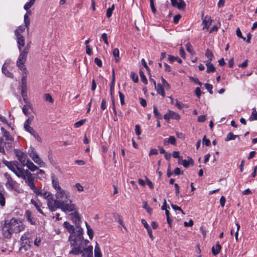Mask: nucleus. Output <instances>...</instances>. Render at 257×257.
<instances>
[{
  "mask_svg": "<svg viewBox=\"0 0 257 257\" xmlns=\"http://www.w3.org/2000/svg\"><path fill=\"white\" fill-rule=\"evenodd\" d=\"M69 240L73 248L69 254L73 255H81L82 257H92L93 246L88 245V240H84L83 236V230L78 228L76 231L70 234Z\"/></svg>",
  "mask_w": 257,
  "mask_h": 257,
  "instance_id": "f257e3e1",
  "label": "nucleus"
},
{
  "mask_svg": "<svg viewBox=\"0 0 257 257\" xmlns=\"http://www.w3.org/2000/svg\"><path fill=\"white\" fill-rule=\"evenodd\" d=\"M3 162L15 173V174H16V175L24 180L25 183L29 186L31 190H33L34 189H36V186L34 183V177L33 174L30 172L28 170H25L17 162H8L7 161H3Z\"/></svg>",
  "mask_w": 257,
  "mask_h": 257,
  "instance_id": "f03ea898",
  "label": "nucleus"
},
{
  "mask_svg": "<svg viewBox=\"0 0 257 257\" xmlns=\"http://www.w3.org/2000/svg\"><path fill=\"white\" fill-rule=\"evenodd\" d=\"M55 197L60 202L63 212H71L75 210V205L70 199V193L68 191L63 189H59L56 191Z\"/></svg>",
  "mask_w": 257,
  "mask_h": 257,
  "instance_id": "7ed1b4c3",
  "label": "nucleus"
},
{
  "mask_svg": "<svg viewBox=\"0 0 257 257\" xmlns=\"http://www.w3.org/2000/svg\"><path fill=\"white\" fill-rule=\"evenodd\" d=\"M31 44V42L28 43L27 46L25 47L24 50H21L20 51L19 57L17 61V67H20L22 69H25V66L24 64L27 58V55L29 51Z\"/></svg>",
  "mask_w": 257,
  "mask_h": 257,
  "instance_id": "20e7f679",
  "label": "nucleus"
},
{
  "mask_svg": "<svg viewBox=\"0 0 257 257\" xmlns=\"http://www.w3.org/2000/svg\"><path fill=\"white\" fill-rule=\"evenodd\" d=\"M8 224L13 232L18 233L24 229L22 222L19 219L12 218Z\"/></svg>",
  "mask_w": 257,
  "mask_h": 257,
  "instance_id": "39448f33",
  "label": "nucleus"
},
{
  "mask_svg": "<svg viewBox=\"0 0 257 257\" xmlns=\"http://www.w3.org/2000/svg\"><path fill=\"white\" fill-rule=\"evenodd\" d=\"M59 201L56 199H54L51 195L47 199V205L51 211H55L57 208H60L62 211V206Z\"/></svg>",
  "mask_w": 257,
  "mask_h": 257,
  "instance_id": "423d86ee",
  "label": "nucleus"
},
{
  "mask_svg": "<svg viewBox=\"0 0 257 257\" xmlns=\"http://www.w3.org/2000/svg\"><path fill=\"white\" fill-rule=\"evenodd\" d=\"M29 123V119H28L26 120L24 123V128L25 130L31 134L37 141H38L39 142H41L42 139L38 133L35 130H34L33 127L30 126Z\"/></svg>",
  "mask_w": 257,
  "mask_h": 257,
  "instance_id": "0eeeda50",
  "label": "nucleus"
},
{
  "mask_svg": "<svg viewBox=\"0 0 257 257\" xmlns=\"http://www.w3.org/2000/svg\"><path fill=\"white\" fill-rule=\"evenodd\" d=\"M4 176L7 179V181L5 184L6 187L9 190H13L14 189L17 184L16 182L12 178L10 175L8 173H5L4 174Z\"/></svg>",
  "mask_w": 257,
  "mask_h": 257,
  "instance_id": "6e6552de",
  "label": "nucleus"
},
{
  "mask_svg": "<svg viewBox=\"0 0 257 257\" xmlns=\"http://www.w3.org/2000/svg\"><path fill=\"white\" fill-rule=\"evenodd\" d=\"M33 191L37 196H42L44 198L47 199L51 195V193L47 191L44 189H39L37 187H36V189H34Z\"/></svg>",
  "mask_w": 257,
  "mask_h": 257,
  "instance_id": "1a4fd4ad",
  "label": "nucleus"
},
{
  "mask_svg": "<svg viewBox=\"0 0 257 257\" xmlns=\"http://www.w3.org/2000/svg\"><path fill=\"white\" fill-rule=\"evenodd\" d=\"M16 156L18 160L21 163L22 167L25 166L27 162V155L21 151H17L16 152Z\"/></svg>",
  "mask_w": 257,
  "mask_h": 257,
  "instance_id": "9d476101",
  "label": "nucleus"
},
{
  "mask_svg": "<svg viewBox=\"0 0 257 257\" xmlns=\"http://www.w3.org/2000/svg\"><path fill=\"white\" fill-rule=\"evenodd\" d=\"M172 5L177 8L180 10H183L186 7L185 3L183 0H171Z\"/></svg>",
  "mask_w": 257,
  "mask_h": 257,
  "instance_id": "9b49d317",
  "label": "nucleus"
},
{
  "mask_svg": "<svg viewBox=\"0 0 257 257\" xmlns=\"http://www.w3.org/2000/svg\"><path fill=\"white\" fill-rule=\"evenodd\" d=\"M2 231L4 237L7 238H10L13 233L12 230H11L10 227V225H9L8 223L5 224L3 227Z\"/></svg>",
  "mask_w": 257,
  "mask_h": 257,
  "instance_id": "f8f14e48",
  "label": "nucleus"
},
{
  "mask_svg": "<svg viewBox=\"0 0 257 257\" xmlns=\"http://www.w3.org/2000/svg\"><path fill=\"white\" fill-rule=\"evenodd\" d=\"M10 62V60H7L2 66V70L3 73L7 77L12 78L13 77V74L7 69V67L9 66Z\"/></svg>",
  "mask_w": 257,
  "mask_h": 257,
  "instance_id": "ddd939ff",
  "label": "nucleus"
},
{
  "mask_svg": "<svg viewBox=\"0 0 257 257\" xmlns=\"http://www.w3.org/2000/svg\"><path fill=\"white\" fill-rule=\"evenodd\" d=\"M1 129L3 135L2 141H8V142L9 141V143L8 142V144H10L11 143V142H13V138L10 135L9 133L7 130H6L3 127H2Z\"/></svg>",
  "mask_w": 257,
  "mask_h": 257,
  "instance_id": "4468645a",
  "label": "nucleus"
},
{
  "mask_svg": "<svg viewBox=\"0 0 257 257\" xmlns=\"http://www.w3.org/2000/svg\"><path fill=\"white\" fill-rule=\"evenodd\" d=\"M21 71L23 72L22 77L21 79V87H27V75L28 71L25 67V69H22L20 67H18Z\"/></svg>",
  "mask_w": 257,
  "mask_h": 257,
  "instance_id": "2eb2a0df",
  "label": "nucleus"
},
{
  "mask_svg": "<svg viewBox=\"0 0 257 257\" xmlns=\"http://www.w3.org/2000/svg\"><path fill=\"white\" fill-rule=\"evenodd\" d=\"M25 215L27 220L31 224H32V225L36 224V220L33 217L32 213L30 210H26L25 212Z\"/></svg>",
  "mask_w": 257,
  "mask_h": 257,
  "instance_id": "dca6fc26",
  "label": "nucleus"
},
{
  "mask_svg": "<svg viewBox=\"0 0 257 257\" xmlns=\"http://www.w3.org/2000/svg\"><path fill=\"white\" fill-rule=\"evenodd\" d=\"M212 20L208 17H205L202 21V25H203V29L208 30L211 24Z\"/></svg>",
  "mask_w": 257,
  "mask_h": 257,
  "instance_id": "f3484780",
  "label": "nucleus"
},
{
  "mask_svg": "<svg viewBox=\"0 0 257 257\" xmlns=\"http://www.w3.org/2000/svg\"><path fill=\"white\" fill-rule=\"evenodd\" d=\"M52 178V186L56 190V191L59 189H61L62 188L60 187L59 185V183L58 179L54 176V175H52L51 176Z\"/></svg>",
  "mask_w": 257,
  "mask_h": 257,
  "instance_id": "a211bd4d",
  "label": "nucleus"
},
{
  "mask_svg": "<svg viewBox=\"0 0 257 257\" xmlns=\"http://www.w3.org/2000/svg\"><path fill=\"white\" fill-rule=\"evenodd\" d=\"M17 42L18 44V48L20 52L22 50V48L25 45V38L23 36H16Z\"/></svg>",
  "mask_w": 257,
  "mask_h": 257,
  "instance_id": "6ab92c4d",
  "label": "nucleus"
},
{
  "mask_svg": "<svg viewBox=\"0 0 257 257\" xmlns=\"http://www.w3.org/2000/svg\"><path fill=\"white\" fill-rule=\"evenodd\" d=\"M25 166H27L28 168L32 172H34L38 170L37 166H36L32 161L28 159L27 160Z\"/></svg>",
  "mask_w": 257,
  "mask_h": 257,
  "instance_id": "aec40b11",
  "label": "nucleus"
},
{
  "mask_svg": "<svg viewBox=\"0 0 257 257\" xmlns=\"http://www.w3.org/2000/svg\"><path fill=\"white\" fill-rule=\"evenodd\" d=\"M176 143V140L174 136H170L169 138L165 139L163 141L164 145L166 146L171 144L172 145H175Z\"/></svg>",
  "mask_w": 257,
  "mask_h": 257,
  "instance_id": "412c9836",
  "label": "nucleus"
},
{
  "mask_svg": "<svg viewBox=\"0 0 257 257\" xmlns=\"http://www.w3.org/2000/svg\"><path fill=\"white\" fill-rule=\"evenodd\" d=\"M64 227L67 229L68 231L72 234L76 230L74 229V227L73 225H71L68 222L65 221L63 223Z\"/></svg>",
  "mask_w": 257,
  "mask_h": 257,
  "instance_id": "4be33fe9",
  "label": "nucleus"
},
{
  "mask_svg": "<svg viewBox=\"0 0 257 257\" xmlns=\"http://www.w3.org/2000/svg\"><path fill=\"white\" fill-rule=\"evenodd\" d=\"M35 1L33 0H30L29 2L27 3L24 6V9L27 11L26 13H29V15H31V12L30 9L34 4Z\"/></svg>",
  "mask_w": 257,
  "mask_h": 257,
  "instance_id": "5701e85b",
  "label": "nucleus"
},
{
  "mask_svg": "<svg viewBox=\"0 0 257 257\" xmlns=\"http://www.w3.org/2000/svg\"><path fill=\"white\" fill-rule=\"evenodd\" d=\"M30 15H29V13H26L24 16V23L25 27L27 28V32H29V26L30 25V19L29 16Z\"/></svg>",
  "mask_w": 257,
  "mask_h": 257,
  "instance_id": "b1692460",
  "label": "nucleus"
},
{
  "mask_svg": "<svg viewBox=\"0 0 257 257\" xmlns=\"http://www.w3.org/2000/svg\"><path fill=\"white\" fill-rule=\"evenodd\" d=\"M26 27L24 26H19L15 31V35L16 36H22V33L25 31Z\"/></svg>",
  "mask_w": 257,
  "mask_h": 257,
  "instance_id": "393cba45",
  "label": "nucleus"
},
{
  "mask_svg": "<svg viewBox=\"0 0 257 257\" xmlns=\"http://www.w3.org/2000/svg\"><path fill=\"white\" fill-rule=\"evenodd\" d=\"M155 87L159 94H161L163 97L165 96V93L164 90V88L163 87L162 84H158L157 85H156V86H155Z\"/></svg>",
  "mask_w": 257,
  "mask_h": 257,
  "instance_id": "a878e982",
  "label": "nucleus"
},
{
  "mask_svg": "<svg viewBox=\"0 0 257 257\" xmlns=\"http://www.w3.org/2000/svg\"><path fill=\"white\" fill-rule=\"evenodd\" d=\"M33 161L40 166L41 167H46V164L41 160V159L39 157V155L35 158L33 160Z\"/></svg>",
  "mask_w": 257,
  "mask_h": 257,
  "instance_id": "bb28decb",
  "label": "nucleus"
},
{
  "mask_svg": "<svg viewBox=\"0 0 257 257\" xmlns=\"http://www.w3.org/2000/svg\"><path fill=\"white\" fill-rule=\"evenodd\" d=\"M206 66L207 67L206 72L207 73L213 72L215 71V67L211 62L206 61Z\"/></svg>",
  "mask_w": 257,
  "mask_h": 257,
  "instance_id": "cd10ccee",
  "label": "nucleus"
},
{
  "mask_svg": "<svg viewBox=\"0 0 257 257\" xmlns=\"http://www.w3.org/2000/svg\"><path fill=\"white\" fill-rule=\"evenodd\" d=\"M179 162V163L182 164L183 166L185 168H187L189 166L190 163H193V160L191 158H189L188 161L186 160H182V159Z\"/></svg>",
  "mask_w": 257,
  "mask_h": 257,
  "instance_id": "c85d7f7f",
  "label": "nucleus"
},
{
  "mask_svg": "<svg viewBox=\"0 0 257 257\" xmlns=\"http://www.w3.org/2000/svg\"><path fill=\"white\" fill-rule=\"evenodd\" d=\"M221 247L219 243H216L215 246L212 247V253L214 255H216L219 252Z\"/></svg>",
  "mask_w": 257,
  "mask_h": 257,
  "instance_id": "c756f323",
  "label": "nucleus"
},
{
  "mask_svg": "<svg viewBox=\"0 0 257 257\" xmlns=\"http://www.w3.org/2000/svg\"><path fill=\"white\" fill-rule=\"evenodd\" d=\"M94 257H101L100 249L97 242H96V244L95 246Z\"/></svg>",
  "mask_w": 257,
  "mask_h": 257,
  "instance_id": "7c9ffc66",
  "label": "nucleus"
},
{
  "mask_svg": "<svg viewBox=\"0 0 257 257\" xmlns=\"http://www.w3.org/2000/svg\"><path fill=\"white\" fill-rule=\"evenodd\" d=\"M113 55L115 59V61L117 63L119 61V51L117 48H115L113 50Z\"/></svg>",
  "mask_w": 257,
  "mask_h": 257,
  "instance_id": "2f4dec72",
  "label": "nucleus"
},
{
  "mask_svg": "<svg viewBox=\"0 0 257 257\" xmlns=\"http://www.w3.org/2000/svg\"><path fill=\"white\" fill-rule=\"evenodd\" d=\"M168 60L171 63H173L175 61H177L179 64H181L182 63V61L180 58L172 55L168 56Z\"/></svg>",
  "mask_w": 257,
  "mask_h": 257,
  "instance_id": "473e14b6",
  "label": "nucleus"
},
{
  "mask_svg": "<svg viewBox=\"0 0 257 257\" xmlns=\"http://www.w3.org/2000/svg\"><path fill=\"white\" fill-rule=\"evenodd\" d=\"M71 219L76 223H79L80 218L79 214L77 212L71 214Z\"/></svg>",
  "mask_w": 257,
  "mask_h": 257,
  "instance_id": "72a5a7b5",
  "label": "nucleus"
},
{
  "mask_svg": "<svg viewBox=\"0 0 257 257\" xmlns=\"http://www.w3.org/2000/svg\"><path fill=\"white\" fill-rule=\"evenodd\" d=\"M236 138H239V136L237 135H234L233 134V133L230 132L227 134L226 137L225 138V141L227 142L230 140H234Z\"/></svg>",
  "mask_w": 257,
  "mask_h": 257,
  "instance_id": "f704fd0d",
  "label": "nucleus"
},
{
  "mask_svg": "<svg viewBox=\"0 0 257 257\" xmlns=\"http://www.w3.org/2000/svg\"><path fill=\"white\" fill-rule=\"evenodd\" d=\"M31 202L41 214L45 215L43 211L41 209L39 204L35 200L31 199Z\"/></svg>",
  "mask_w": 257,
  "mask_h": 257,
  "instance_id": "c9c22d12",
  "label": "nucleus"
},
{
  "mask_svg": "<svg viewBox=\"0 0 257 257\" xmlns=\"http://www.w3.org/2000/svg\"><path fill=\"white\" fill-rule=\"evenodd\" d=\"M1 145H3V146H5L6 149H10L12 148L13 146V142H11V143L10 144H8V141L4 140V141H1Z\"/></svg>",
  "mask_w": 257,
  "mask_h": 257,
  "instance_id": "e433bc0d",
  "label": "nucleus"
},
{
  "mask_svg": "<svg viewBox=\"0 0 257 257\" xmlns=\"http://www.w3.org/2000/svg\"><path fill=\"white\" fill-rule=\"evenodd\" d=\"M86 225L87 227V234L89 237V238L92 239L93 236V229L90 227L89 225L87 224V223L86 222Z\"/></svg>",
  "mask_w": 257,
  "mask_h": 257,
  "instance_id": "4c0bfd02",
  "label": "nucleus"
},
{
  "mask_svg": "<svg viewBox=\"0 0 257 257\" xmlns=\"http://www.w3.org/2000/svg\"><path fill=\"white\" fill-rule=\"evenodd\" d=\"M21 94L24 100L26 102L27 100V87H21Z\"/></svg>",
  "mask_w": 257,
  "mask_h": 257,
  "instance_id": "58836bf2",
  "label": "nucleus"
},
{
  "mask_svg": "<svg viewBox=\"0 0 257 257\" xmlns=\"http://www.w3.org/2000/svg\"><path fill=\"white\" fill-rule=\"evenodd\" d=\"M169 115L171 116V118L178 120L180 119V115L178 113L174 112L173 111H169Z\"/></svg>",
  "mask_w": 257,
  "mask_h": 257,
  "instance_id": "ea45409f",
  "label": "nucleus"
},
{
  "mask_svg": "<svg viewBox=\"0 0 257 257\" xmlns=\"http://www.w3.org/2000/svg\"><path fill=\"white\" fill-rule=\"evenodd\" d=\"M186 47L187 51L190 53L192 55H194L195 54V51L192 49L191 45L190 43H187L186 44Z\"/></svg>",
  "mask_w": 257,
  "mask_h": 257,
  "instance_id": "a19ab883",
  "label": "nucleus"
},
{
  "mask_svg": "<svg viewBox=\"0 0 257 257\" xmlns=\"http://www.w3.org/2000/svg\"><path fill=\"white\" fill-rule=\"evenodd\" d=\"M143 208L146 210L149 214H151L152 213V209L148 206L147 202L146 201L143 202Z\"/></svg>",
  "mask_w": 257,
  "mask_h": 257,
  "instance_id": "79ce46f5",
  "label": "nucleus"
},
{
  "mask_svg": "<svg viewBox=\"0 0 257 257\" xmlns=\"http://www.w3.org/2000/svg\"><path fill=\"white\" fill-rule=\"evenodd\" d=\"M114 9V5H112L111 7L107 9L106 11V17L109 18H110L112 14V12Z\"/></svg>",
  "mask_w": 257,
  "mask_h": 257,
  "instance_id": "37998d69",
  "label": "nucleus"
},
{
  "mask_svg": "<svg viewBox=\"0 0 257 257\" xmlns=\"http://www.w3.org/2000/svg\"><path fill=\"white\" fill-rule=\"evenodd\" d=\"M205 56L208 58V60L207 61L211 62L213 55L210 50L209 49L207 50L205 53Z\"/></svg>",
  "mask_w": 257,
  "mask_h": 257,
  "instance_id": "c03bdc74",
  "label": "nucleus"
},
{
  "mask_svg": "<svg viewBox=\"0 0 257 257\" xmlns=\"http://www.w3.org/2000/svg\"><path fill=\"white\" fill-rule=\"evenodd\" d=\"M140 77H141V81L145 84H147L148 83V81H147V78H146V77L144 72H142V71H140Z\"/></svg>",
  "mask_w": 257,
  "mask_h": 257,
  "instance_id": "a18cd8bd",
  "label": "nucleus"
},
{
  "mask_svg": "<svg viewBox=\"0 0 257 257\" xmlns=\"http://www.w3.org/2000/svg\"><path fill=\"white\" fill-rule=\"evenodd\" d=\"M5 197L3 193L0 192V205L1 206H4L5 205Z\"/></svg>",
  "mask_w": 257,
  "mask_h": 257,
  "instance_id": "49530a36",
  "label": "nucleus"
},
{
  "mask_svg": "<svg viewBox=\"0 0 257 257\" xmlns=\"http://www.w3.org/2000/svg\"><path fill=\"white\" fill-rule=\"evenodd\" d=\"M250 120H257V111H256L255 108L253 109V111L250 116Z\"/></svg>",
  "mask_w": 257,
  "mask_h": 257,
  "instance_id": "de8ad7c7",
  "label": "nucleus"
},
{
  "mask_svg": "<svg viewBox=\"0 0 257 257\" xmlns=\"http://www.w3.org/2000/svg\"><path fill=\"white\" fill-rule=\"evenodd\" d=\"M154 113L155 115V116L159 119L162 118V115L160 114V113L159 112L158 110L157 109V108L154 106Z\"/></svg>",
  "mask_w": 257,
  "mask_h": 257,
  "instance_id": "09e8293b",
  "label": "nucleus"
},
{
  "mask_svg": "<svg viewBox=\"0 0 257 257\" xmlns=\"http://www.w3.org/2000/svg\"><path fill=\"white\" fill-rule=\"evenodd\" d=\"M85 121H86L85 119H81L79 121H78L74 123V126L76 128L79 127L81 126V125H82L85 122Z\"/></svg>",
  "mask_w": 257,
  "mask_h": 257,
  "instance_id": "8fccbe9b",
  "label": "nucleus"
},
{
  "mask_svg": "<svg viewBox=\"0 0 257 257\" xmlns=\"http://www.w3.org/2000/svg\"><path fill=\"white\" fill-rule=\"evenodd\" d=\"M162 86L163 88L168 89L170 88L169 84L163 77L162 78Z\"/></svg>",
  "mask_w": 257,
  "mask_h": 257,
  "instance_id": "3c124183",
  "label": "nucleus"
},
{
  "mask_svg": "<svg viewBox=\"0 0 257 257\" xmlns=\"http://www.w3.org/2000/svg\"><path fill=\"white\" fill-rule=\"evenodd\" d=\"M115 219H116V217H117V218H118V220H117V221L121 225H122L123 227H124V225L123 224V221L121 219L120 215L118 214H117V213H115L114 214V215H113Z\"/></svg>",
  "mask_w": 257,
  "mask_h": 257,
  "instance_id": "603ef678",
  "label": "nucleus"
},
{
  "mask_svg": "<svg viewBox=\"0 0 257 257\" xmlns=\"http://www.w3.org/2000/svg\"><path fill=\"white\" fill-rule=\"evenodd\" d=\"M131 77L132 79V80L135 82L137 83L139 81L138 76L137 74H136L134 72H132L131 75Z\"/></svg>",
  "mask_w": 257,
  "mask_h": 257,
  "instance_id": "864d4df0",
  "label": "nucleus"
},
{
  "mask_svg": "<svg viewBox=\"0 0 257 257\" xmlns=\"http://www.w3.org/2000/svg\"><path fill=\"white\" fill-rule=\"evenodd\" d=\"M38 156V153L35 151L34 148H32L31 152L30 153V157L32 158V160H33Z\"/></svg>",
  "mask_w": 257,
  "mask_h": 257,
  "instance_id": "5fc2aeb1",
  "label": "nucleus"
},
{
  "mask_svg": "<svg viewBox=\"0 0 257 257\" xmlns=\"http://www.w3.org/2000/svg\"><path fill=\"white\" fill-rule=\"evenodd\" d=\"M205 87L206 89L209 92V93L211 94H213V91L212 90L213 88V86L211 84H208V83H206L205 84Z\"/></svg>",
  "mask_w": 257,
  "mask_h": 257,
  "instance_id": "6e6d98bb",
  "label": "nucleus"
},
{
  "mask_svg": "<svg viewBox=\"0 0 257 257\" xmlns=\"http://www.w3.org/2000/svg\"><path fill=\"white\" fill-rule=\"evenodd\" d=\"M176 106L179 109H181L183 107L186 106V105L176 100Z\"/></svg>",
  "mask_w": 257,
  "mask_h": 257,
  "instance_id": "4d7b16f0",
  "label": "nucleus"
},
{
  "mask_svg": "<svg viewBox=\"0 0 257 257\" xmlns=\"http://www.w3.org/2000/svg\"><path fill=\"white\" fill-rule=\"evenodd\" d=\"M45 100L50 102L53 103L54 100L51 95L49 93L45 95Z\"/></svg>",
  "mask_w": 257,
  "mask_h": 257,
  "instance_id": "13d9d810",
  "label": "nucleus"
},
{
  "mask_svg": "<svg viewBox=\"0 0 257 257\" xmlns=\"http://www.w3.org/2000/svg\"><path fill=\"white\" fill-rule=\"evenodd\" d=\"M118 94L120 100V103L122 105H123V104H124V95L122 93H121L120 91H119Z\"/></svg>",
  "mask_w": 257,
  "mask_h": 257,
  "instance_id": "bf43d9fd",
  "label": "nucleus"
},
{
  "mask_svg": "<svg viewBox=\"0 0 257 257\" xmlns=\"http://www.w3.org/2000/svg\"><path fill=\"white\" fill-rule=\"evenodd\" d=\"M29 106L25 105L23 106L22 109L23 112L26 114L28 115L29 113Z\"/></svg>",
  "mask_w": 257,
  "mask_h": 257,
  "instance_id": "052dcab7",
  "label": "nucleus"
},
{
  "mask_svg": "<svg viewBox=\"0 0 257 257\" xmlns=\"http://www.w3.org/2000/svg\"><path fill=\"white\" fill-rule=\"evenodd\" d=\"M101 38L104 41V42L105 43V44H106L107 45H108V42L107 40V34L106 33H103L101 35Z\"/></svg>",
  "mask_w": 257,
  "mask_h": 257,
  "instance_id": "680f3d73",
  "label": "nucleus"
},
{
  "mask_svg": "<svg viewBox=\"0 0 257 257\" xmlns=\"http://www.w3.org/2000/svg\"><path fill=\"white\" fill-rule=\"evenodd\" d=\"M75 187L77 189V191L79 192H82L83 191V186L79 183H76L75 185Z\"/></svg>",
  "mask_w": 257,
  "mask_h": 257,
  "instance_id": "e2e57ef3",
  "label": "nucleus"
},
{
  "mask_svg": "<svg viewBox=\"0 0 257 257\" xmlns=\"http://www.w3.org/2000/svg\"><path fill=\"white\" fill-rule=\"evenodd\" d=\"M94 62L99 67H102V63L101 60L100 59L98 58H95Z\"/></svg>",
  "mask_w": 257,
  "mask_h": 257,
  "instance_id": "0e129e2a",
  "label": "nucleus"
},
{
  "mask_svg": "<svg viewBox=\"0 0 257 257\" xmlns=\"http://www.w3.org/2000/svg\"><path fill=\"white\" fill-rule=\"evenodd\" d=\"M171 206L174 210H175V211L179 210V211H181L182 212V213H183V214H184L183 211L182 210V209L180 207H179L176 205H174V204H171Z\"/></svg>",
  "mask_w": 257,
  "mask_h": 257,
  "instance_id": "69168bd1",
  "label": "nucleus"
},
{
  "mask_svg": "<svg viewBox=\"0 0 257 257\" xmlns=\"http://www.w3.org/2000/svg\"><path fill=\"white\" fill-rule=\"evenodd\" d=\"M203 144H205L206 146H209L210 145V141L209 140L206 139L205 136L203 139Z\"/></svg>",
  "mask_w": 257,
  "mask_h": 257,
  "instance_id": "338daca9",
  "label": "nucleus"
},
{
  "mask_svg": "<svg viewBox=\"0 0 257 257\" xmlns=\"http://www.w3.org/2000/svg\"><path fill=\"white\" fill-rule=\"evenodd\" d=\"M86 53L89 56H91L92 54V50L90 48L89 46H86Z\"/></svg>",
  "mask_w": 257,
  "mask_h": 257,
  "instance_id": "774afa93",
  "label": "nucleus"
}]
</instances>
